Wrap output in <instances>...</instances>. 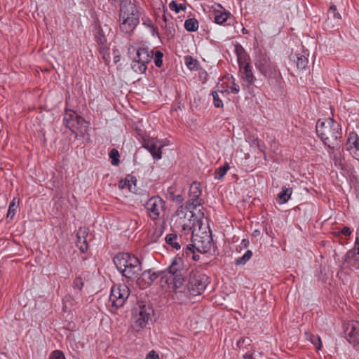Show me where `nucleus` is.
Segmentation results:
<instances>
[{
	"mask_svg": "<svg viewBox=\"0 0 359 359\" xmlns=\"http://www.w3.org/2000/svg\"><path fill=\"white\" fill-rule=\"evenodd\" d=\"M210 283L209 277L200 271L192 270L187 280L181 282L179 288H175L174 298L180 304H187L191 297L201 294Z\"/></svg>",
	"mask_w": 359,
	"mask_h": 359,
	"instance_id": "f257e3e1",
	"label": "nucleus"
},
{
	"mask_svg": "<svg viewBox=\"0 0 359 359\" xmlns=\"http://www.w3.org/2000/svg\"><path fill=\"white\" fill-rule=\"evenodd\" d=\"M317 136L323 144L332 151L340 149L342 143V128L333 118L318 119L316 126Z\"/></svg>",
	"mask_w": 359,
	"mask_h": 359,
	"instance_id": "f03ea898",
	"label": "nucleus"
},
{
	"mask_svg": "<svg viewBox=\"0 0 359 359\" xmlns=\"http://www.w3.org/2000/svg\"><path fill=\"white\" fill-rule=\"evenodd\" d=\"M69 95H66L62 124L71 131L72 134L74 135L75 139L83 138L88 133L89 123L74 109L69 107Z\"/></svg>",
	"mask_w": 359,
	"mask_h": 359,
	"instance_id": "7ed1b4c3",
	"label": "nucleus"
},
{
	"mask_svg": "<svg viewBox=\"0 0 359 359\" xmlns=\"http://www.w3.org/2000/svg\"><path fill=\"white\" fill-rule=\"evenodd\" d=\"M113 262L117 270L127 280L137 278L142 269L139 258L131 253L119 252L113 258Z\"/></svg>",
	"mask_w": 359,
	"mask_h": 359,
	"instance_id": "20e7f679",
	"label": "nucleus"
},
{
	"mask_svg": "<svg viewBox=\"0 0 359 359\" xmlns=\"http://www.w3.org/2000/svg\"><path fill=\"white\" fill-rule=\"evenodd\" d=\"M255 65L270 85L280 87L283 77L277 64L265 53H259L255 58Z\"/></svg>",
	"mask_w": 359,
	"mask_h": 359,
	"instance_id": "39448f33",
	"label": "nucleus"
},
{
	"mask_svg": "<svg viewBox=\"0 0 359 359\" xmlns=\"http://www.w3.org/2000/svg\"><path fill=\"white\" fill-rule=\"evenodd\" d=\"M120 29L122 32L131 33L140 22V15L135 0H121L120 3Z\"/></svg>",
	"mask_w": 359,
	"mask_h": 359,
	"instance_id": "423d86ee",
	"label": "nucleus"
},
{
	"mask_svg": "<svg viewBox=\"0 0 359 359\" xmlns=\"http://www.w3.org/2000/svg\"><path fill=\"white\" fill-rule=\"evenodd\" d=\"M93 27V39L97 46V50L104 63L108 65L111 57L107 36L111 32V28L107 24L102 25L99 19L94 20Z\"/></svg>",
	"mask_w": 359,
	"mask_h": 359,
	"instance_id": "0eeeda50",
	"label": "nucleus"
},
{
	"mask_svg": "<svg viewBox=\"0 0 359 359\" xmlns=\"http://www.w3.org/2000/svg\"><path fill=\"white\" fill-rule=\"evenodd\" d=\"M165 276L170 278V285H172L173 290L179 288L181 282L185 281L184 278V261L180 254H177L172 259L170 265L165 270Z\"/></svg>",
	"mask_w": 359,
	"mask_h": 359,
	"instance_id": "6e6552de",
	"label": "nucleus"
},
{
	"mask_svg": "<svg viewBox=\"0 0 359 359\" xmlns=\"http://www.w3.org/2000/svg\"><path fill=\"white\" fill-rule=\"evenodd\" d=\"M154 313L153 308L145 302H137L132 311L133 327L137 330L143 329L148 323L151 320V315Z\"/></svg>",
	"mask_w": 359,
	"mask_h": 359,
	"instance_id": "1a4fd4ad",
	"label": "nucleus"
},
{
	"mask_svg": "<svg viewBox=\"0 0 359 359\" xmlns=\"http://www.w3.org/2000/svg\"><path fill=\"white\" fill-rule=\"evenodd\" d=\"M129 295L130 290L126 285H113L109 297V311L116 313L119 308L123 306Z\"/></svg>",
	"mask_w": 359,
	"mask_h": 359,
	"instance_id": "9d476101",
	"label": "nucleus"
},
{
	"mask_svg": "<svg viewBox=\"0 0 359 359\" xmlns=\"http://www.w3.org/2000/svg\"><path fill=\"white\" fill-rule=\"evenodd\" d=\"M165 273L163 271H155L153 269L145 270L136 278V284L143 290L149 287L154 281L160 278L161 283H164L170 285V278L165 277Z\"/></svg>",
	"mask_w": 359,
	"mask_h": 359,
	"instance_id": "9b49d317",
	"label": "nucleus"
},
{
	"mask_svg": "<svg viewBox=\"0 0 359 359\" xmlns=\"http://www.w3.org/2000/svg\"><path fill=\"white\" fill-rule=\"evenodd\" d=\"M147 215L153 222L163 217L166 210L165 201L159 196L149 198L144 204Z\"/></svg>",
	"mask_w": 359,
	"mask_h": 359,
	"instance_id": "f8f14e48",
	"label": "nucleus"
},
{
	"mask_svg": "<svg viewBox=\"0 0 359 359\" xmlns=\"http://www.w3.org/2000/svg\"><path fill=\"white\" fill-rule=\"evenodd\" d=\"M202 190L201 184L197 182H194L189 188V199L186 202V208L188 211L192 212L198 207L204 203V200L201 198Z\"/></svg>",
	"mask_w": 359,
	"mask_h": 359,
	"instance_id": "ddd939ff",
	"label": "nucleus"
},
{
	"mask_svg": "<svg viewBox=\"0 0 359 359\" xmlns=\"http://www.w3.org/2000/svg\"><path fill=\"white\" fill-rule=\"evenodd\" d=\"M239 72L241 74V79L243 82V85L248 90H253L255 87V81L257 79L254 74L253 67L251 64L246 61L238 65Z\"/></svg>",
	"mask_w": 359,
	"mask_h": 359,
	"instance_id": "4468645a",
	"label": "nucleus"
},
{
	"mask_svg": "<svg viewBox=\"0 0 359 359\" xmlns=\"http://www.w3.org/2000/svg\"><path fill=\"white\" fill-rule=\"evenodd\" d=\"M344 335L346 340L355 346L359 344V322L351 320L348 322L344 329Z\"/></svg>",
	"mask_w": 359,
	"mask_h": 359,
	"instance_id": "2eb2a0df",
	"label": "nucleus"
},
{
	"mask_svg": "<svg viewBox=\"0 0 359 359\" xmlns=\"http://www.w3.org/2000/svg\"><path fill=\"white\" fill-rule=\"evenodd\" d=\"M346 149L355 159L359 160V137L355 131L349 133L346 142Z\"/></svg>",
	"mask_w": 359,
	"mask_h": 359,
	"instance_id": "dca6fc26",
	"label": "nucleus"
},
{
	"mask_svg": "<svg viewBox=\"0 0 359 359\" xmlns=\"http://www.w3.org/2000/svg\"><path fill=\"white\" fill-rule=\"evenodd\" d=\"M89 235V229L86 226H81L76 232V246L81 253H86L89 249L87 237Z\"/></svg>",
	"mask_w": 359,
	"mask_h": 359,
	"instance_id": "f3484780",
	"label": "nucleus"
},
{
	"mask_svg": "<svg viewBox=\"0 0 359 359\" xmlns=\"http://www.w3.org/2000/svg\"><path fill=\"white\" fill-rule=\"evenodd\" d=\"M194 247L198 253H208L210 251L212 243L211 235L205 234L198 238H195L194 241Z\"/></svg>",
	"mask_w": 359,
	"mask_h": 359,
	"instance_id": "a211bd4d",
	"label": "nucleus"
},
{
	"mask_svg": "<svg viewBox=\"0 0 359 359\" xmlns=\"http://www.w3.org/2000/svg\"><path fill=\"white\" fill-rule=\"evenodd\" d=\"M142 147L147 149L155 160H159L162 158V146L157 147L156 140L154 139H144Z\"/></svg>",
	"mask_w": 359,
	"mask_h": 359,
	"instance_id": "6ab92c4d",
	"label": "nucleus"
},
{
	"mask_svg": "<svg viewBox=\"0 0 359 359\" xmlns=\"http://www.w3.org/2000/svg\"><path fill=\"white\" fill-rule=\"evenodd\" d=\"M154 57V50L142 44L136 48L135 59L148 65Z\"/></svg>",
	"mask_w": 359,
	"mask_h": 359,
	"instance_id": "aec40b11",
	"label": "nucleus"
},
{
	"mask_svg": "<svg viewBox=\"0 0 359 359\" xmlns=\"http://www.w3.org/2000/svg\"><path fill=\"white\" fill-rule=\"evenodd\" d=\"M165 196L167 199L176 204H181L184 201L183 190L178 189L175 184L168 188Z\"/></svg>",
	"mask_w": 359,
	"mask_h": 359,
	"instance_id": "412c9836",
	"label": "nucleus"
},
{
	"mask_svg": "<svg viewBox=\"0 0 359 359\" xmlns=\"http://www.w3.org/2000/svg\"><path fill=\"white\" fill-rule=\"evenodd\" d=\"M354 250H349L344 255L343 265L352 269L359 268V257Z\"/></svg>",
	"mask_w": 359,
	"mask_h": 359,
	"instance_id": "4be33fe9",
	"label": "nucleus"
},
{
	"mask_svg": "<svg viewBox=\"0 0 359 359\" xmlns=\"http://www.w3.org/2000/svg\"><path fill=\"white\" fill-rule=\"evenodd\" d=\"M234 18L229 11H215L214 22L218 25H231Z\"/></svg>",
	"mask_w": 359,
	"mask_h": 359,
	"instance_id": "5701e85b",
	"label": "nucleus"
},
{
	"mask_svg": "<svg viewBox=\"0 0 359 359\" xmlns=\"http://www.w3.org/2000/svg\"><path fill=\"white\" fill-rule=\"evenodd\" d=\"M180 257H182L183 261L185 259L187 262H189V259L198 261L200 259V255L194 244L186 245L183 248L182 256Z\"/></svg>",
	"mask_w": 359,
	"mask_h": 359,
	"instance_id": "b1692460",
	"label": "nucleus"
},
{
	"mask_svg": "<svg viewBox=\"0 0 359 359\" xmlns=\"http://www.w3.org/2000/svg\"><path fill=\"white\" fill-rule=\"evenodd\" d=\"M217 89L212 90L211 95H212V103L215 107L222 109L224 107V103L222 97H224L225 93L228 92V90L219 89L218 85L215 87Z\"/></svg>",
	"mask_w": 359,
	"mask_h": 359,
	"instance_id": "393cba45",
	"label": "nucleus"
},
{
	"mask_svg": "<svg viewBox=\"0 0 359 359\" xmlns=\"http://www.w3.org/2000/svg\"><path fill=\"white\" fill-rule=\"evenodd\" d=\"M137 179L132 175H128L125 179L118 182V188L120 189H128L130 192H135Z\"/></svg>",
	"mask_w": 359,
	"mask_h": 359,
	"instance_id": "a878e982",
	"label": "nucleus"
},
{
	"mask_svg": "<svg viewBox=\"0 0 359 359\" xmlns=\"http://www.w3.org/2000/svg\"><path fill=\"white\" fill-rule=\"evenodd\" d=\"M290 59L296 62L297 67L299 70L305 69L309 62L308 57L302 53H292Z\"/></svg>",
	"mask_w": 359,
	"mask_h": 359,
	"instance_id": "bb28decb",
	"label": "nucleus"
},
{
	"mask_svg": "<svg viewBox=\"0 0 359 359\" xmlns=\"http://www.w3.org/2000/svg\"><path fill=\"white\" fill-rule=\"evenodd\" d=\"M182 236L178 237L177 233H172L166 235L165 241L166 244L173 250H179L181 248Z\"/></svg>",
	"mask_w": 359,
	"mask_h": 359,
	"instance_id": "cd10ccee",
	"label": "nucleus"
},
{
	"mask_svg": "<svg viewBox=\"0 0 359 359\" xmlns=\"http://www.w3.org/2000/svg\"><path fill=\"white\" fill-rule=\"evenodd\" d=\"M162 6H163V20L165 23V28L166 29V34L168 37L172 38L175 35V29L173 27H171L168 23L169 21L168 17L172 18V16L170 14H167L168 9L163 4L162 5Z\"/></svg>",
	"mask_w": 359,
	"mask_h": 359,
	"instance_id": "c85d7f7f",
	"label": "nucleus"
},
{
	"mask_svg": "<svg viewBox=\"0 0 359 359\" xmlns=\"http://www.w3.org/2000/svg\"><path fill=\"white\" fill-rule=\"evenodd\" d=\"M292 194V189L290 187H286L283 186L281 189L280 192L278 194L277 198L279 199L280 204L287 203L291 197Z\"/></svg>",
	"mask_w": 359,
	"mask_h": 359,
	"instance_id": "c756f323",
	"label": "nucleus"
},
{
	"mask_svg": "<svg viewBox=\"0 0 359 359\" xmlns=\"http://www.w3.org/2000/svg\"><path fill=\"white\" fill-rule=\"evenodd\" d=\"M184 60L187 67L191 71H197L201 67L199 62L191 55L184 56Z\"/></svg>",
	"mask_w": 359,
	"mask_h": 359,
	"instance_id": "7c9ffc66",
	"label": "nucleus"
},
{
	"mask_svg": "<svg viewBox=\"0 0 359 359\" xmlns=\"http://www.w3.org/2000/svg\"><path fill=\"white\" fill-rule=\"evenodd\" d=\"M131 69L135 73L142 74L146 72L147 69V65L134 58L131 62Z\"/></svg>",
	"mask_w": 359,
	"mask_h": 359,
	"instance_id": "2f4dec72",
	"label": "nucleus"
},
{
	"mask_svg": "<svg viewBox=\"0 0 359 359\" xmlns=\"http://www.w3.org/2000/svg\"><path fill=\"white\" fill-rule=\"evenodd\" d=\"M235 53L237 56L238 65H240V62L243 63L247 61V55L245 53L244 48L241 44L236 43L235 45Z\"/></svg>",
	"mask_w": 359,
	"mask_h": 359,
	"instance_id": "473e14b6",
	"label": "nucleus"
},
{
	"mask_svg": "<svg viewBox=\"0 0 359 359\" xmlns=\"http://www.w3.org/2000/svg\"><path fill=\"white\" fill-rule=\"evenodd\" d=\"M18 204L19 199L15 197L13 198L8 206V210L6 215L7 218L12 219L14 217L16 213L17 208L18 207Z\"/></svg>",
	"mask_w": 359,
	"mask_h": 359,
	"instance_id": "72a5a7b5",
	"label": "nucleus"
},
{
	"mask_svg": "<svg viewBox=\"0 0 359 359\" xmlns=\"http://www.w3.org/2000/svg\"><path fill=\"white\" fill-rule=\"evenodd\" d=\"M253 253L250 250H248L245 254L240 257L235 259L234 264L236 266L245 265L252 257Z\"/></svg>",
	"mask_w": 359,
	"mask_h": 359,
	"instance_id": "f704fd0d",
	"label": "nucleus"
},
{
	"mask_svg": "<svg viewBox=\"0 0 359 359\" xmlns=\"http://www.w3.org/2000/svg\"><path fill=\"white\" fill-rule=\"evenodd\" d=\"M184 28L188 32H196L198 29V22L196 18H189L184 22Z\"/></svg>",
	"mask_w": 359,
	"mask_h": 359,
	"instance_id": "c9c22d12",
	"label": "nucleus"
},
{
	"mask_svg": "<svg viewBox=\"0 0 359 359\" xmlns=\"http://www.w3.org/2000/svg\"><path fill=\"white\" fill-rule=\"evenodd\" d=\"M229 169V165L228 163H225L223 165L219 167L215 170L214 177L216 180L222 179L224 175L226 174L228 170Z\"/></svg>",
	"mask_w": 359,
	"mask_h": 359,
	"instance_id": "e433bc0d",
	"label": "nucleus"
},
{
	"mask_svg": "<svg viewBox=\"0 0 359 359\" xmlns=\"http://www.w3.org/2000/svg\"><path fill=\"white\" fill-rule=\"evenodd\" d=\"M306 339L309 340L313 345L315 346L316 351H319L322 348V341L320 337L318 335H314L311 333H306Z\"/></svg>",
	"mask_w": 359,
	"mask_h": 359,
	"instance_id": "4c0bfd02",
	"label": "nucleus"
},
{
	"mask_svg": "<svg viewBox=\"0 0 359 359\" xmlns=\"http://www.w3.org/2000/svg\"><path fill=\"white\" fill-rule=\"evenodd\" d=\"M251 344L252 339L250 337H247L240 338L236 343V346L240 349L248 348V347L250 346Z\"/></svg>",
	"mask_w": 359,
	"mask_h": 359,
	"instance_id": "58836bf2",
	"label": "nucleus"
},
{
	"mask_svg": "<svg viewBox=\"0 0 359 359\" xmlns=\"http://www.w3.org/2000/svg\"><path fill=\"white\" fill-rule=\"evenodd\" d=\"M109 156L111 159V163L113 165H117L120 163V155L117 149H112L109 153Z\"/></svg>",
	"mask_w": 359,
	"mask_h": 359,
	"instance_id": "ea45409f",
	"label": "nucleus"
},
{
	"mask_svg": "<svg viewBox=\"0 0 359 359\" xmlns=\"http://www.w3.org/2000/svg\"><path fill=\"white\" fill-rule=\"evenodd\" d=\"M163 53L161 50L154 51V62L155 66L161 68L163 66Z\"/></svg>",
	"mask_w": 359,
	"mask_h": 359,
	"instance_id": "a19ab883",
	"label": "nucleus"
},
{
	"mask_svg": "<svg viewBox=\"0 0 359 359\" xmlns=\"http://www.w3.org/2000/svg\"><path fill=\"white\" fill-rule=\"evenodd\" d=\"M169 8L175 13H179L180 11H184L186 9V6L183 4H177L175 1L172 0L169 4Z\"/></svg>",
	"mask_w": 359,
	"mask_h": 359,
	"instance_id": "79ce46f5",
	"label": "nucleus"
},
{
	"mask_svg": "<svg viewBox=\"0 0 359 359\" xmlns=\"http://www.w3.org/2000/svg\"><path fill=\"white\" fill-rule=\"evenodd\" d=\"M84 286V280L81 276H77L73 280L72 287L74 290H78L81 291Z\"/></svg>",
	"mask_w": 359,
	"mask_h": 359,
	"instance_id": "37998d69",
	"label": "nucleus"
},
{
	"mask_svg": "<svg viewBox=\"0 0 359 359\" xmlns=\"http://www.w3.org/2000/svg\"><path fill=\"white\" fill-rule=\"evenodd\" d=\"M328 13L334 19L340 20L341 18V16L337 11V6L334 4H332L330 6Z\"/></svg>",
	"mask_w": 359,
	"mask_h": 359,
	"instance_id": "c03bdc74",
	"label": "nucleus"
},
{
	"mask_svg": "<svg viewBox=\"0 0 359 359\" xmlns=\"http://www.w3.org/2000/svg\"><path fill=\"white\" fill-rule=\"evenodd\" d=\"M231 85L229 86L230 91L233 94H238L240 91L239 86L236 83L235 79L233 76H231Z\"/></svg>",
	"mask_w": 359,
	"mask_h": 359,
	"instance_id": "a18cd8bd",
	"label": "nucleus"
},
{
	"mask_svg": "<svg viewBox=\"0 0 359 359\" xmlns=\"http://www.w3.org/2000/svg\"><path fill=\"white\" fill-rule=\"evenodd\" d=\"M49 359H66V358L62 351L55 350L50 353Z\"/></svg>",
	"mask_w": 359,
	"mask_h": 359,
	"instance_id": "49530a36",
	"label": "nucleus"
},
{
	"mask_svg": "<svg viewBox=\"0 0 359 359\" xmlns=\"http://www.w3.org/2000/svg\"><path fill=\"white\" fill-rule=\"evenodd\" d=\"M334 165L341 170H344L346 168L345 163L343 162V159L334 156Z\"/></svg>",
	"mask_w": 359,
	"mask_h": 359,
	"instance_id": "de8ad7c7",
	"label": "nucleus"
},
{
	"mask_svg": "<svg viewBox=\"0 0 359 359\" xmlns=\"http://www.w3.org/2000/svg\"><path fill=\"white\" fill-rule=\"evenodd\" d=\"M177 208V209L175 211V215L177 216L185 215V210H187V208H186V203L184 205L182 203Z\"/></svg>",
	"mask_w": 359,
	"mask_h": 359,
	"instance_id": "09e8293b",
	"label": "nucleus"
},
{
	"mask_svg": "<svg viewBox=\"0 0 359 359\" xmlns=\"http://www.w3.org/2000/svg\"><path fill=\"white\" fill-rule=\"evenodd\" d=\"M113 55H114V62L115 64H117L121 58V53L118 49L114 48L113 50Z\"/></svg>",
	"mask_w": 359,
	"mask_h": 359,
	"instance_id": "8fccbe9b",
	"label": "nucleus"
},
{
	"mask_svg": "<svg viewBox=\"0 0 359 359\" xmlns=\"http://www.w3.org/2000/svg\"><path fill=\"white\" fill-rule=\"evenodd\" d=\"M146 359H159V355L155 351H151L147 354Z\"/></svg>",
	"mask_w": 359,
	"mask_h": 359,
	"instance_id": "3c124183",
	"label": "nucleus"
},
{
	"mask_svg": "<svg viewBox=\"0 0 359 359\" xmlns=\"http://www.w3.org/2000/svg\"><path fill=\"white\" fill-rule=\"evenodd\" d=\"M352 233V230L351 229L350 227L348 226H344L341 230V233H342L343 235L347 236H350Z\"/></svg>",
	"mask_w": 359,
	"mask_h": 359,
	"instance_id": "603ef678",
	"label": "nucleus"
},
{
	"mask_svg": "<svg viewBox=\"0 0 359 359\" xmlns=\"http://www.w3.org/2000/svg\"><path fill=\"white\" fill-rule=\"evenodd\" d=\"M241 245H242V247L243 248H248L249 247V245H250L249 240L247 239V238H243L241 241Z\"/></svg>",
	"mask_w": 359,
	"mask_h": 359,
	"instance_id": "864d4df0",
	"label": "nucleus"
},
{
	"mask_svg": "<svg viewBox=\"0 0 359 359\" xmlns=\"http://www.w3.org/2000/svg\"><path fill=\"white\" fill-rule=\"evenodd\" d=\"M243 359H254L253 353H246L243 356Z\"/></svg>",
	"mask_w": 359,
	"mask_h": 359,
	"instance_id": "5fc2aeb1",
	"label": "nucleus"
},
{
	"mask_svg": "<svg viewBox=\"0 0 359 359\" xmlns=\"http://www.w3.org/2000/svg\"><path fill=\"white\" fill-rule=\"evenodd\" d=\"M163 232V231L161 229H160L158 231H156L154 232V236L156 235V238H158L162 235Z\"/></svg>",
	"mask_w": 359,
	"mask_h": 359,
	"instance_id": "6e6d98bb",
	"label": "nucleus"
},
{
	"mask_svg": "<svg viewBox=\"0 0 359 359\" xmlns=\"http://www.w3.org/2000/svg\"><path fill=\"white\" fill-rule=\"evenodd\" d=\"M260 234V231L257 229L255 230L253 232H252V236H255V237H257L258 236H259Z\"/></svg>",
	"mask_w": 359,
	"mask_h": 359,
	"instance_id": "4d7b16f0",
	"label": "nucleus"
},
{
	"mask_svg": "<svg viewBox=\"0 0 359 359\" xmlns=\"http://www.w3.org/2000/svg\"><path fill=\"white\" fill-rule=\"evenodd\" d=\"M198 215H199L200 219H202L204 217V213H203V212L201 211V210H198Z\"/></svg>",
	"mask_w": 359,
	"mask_h": 359,
	"instance_id": "13d9d810",
	"label": "nucleus"
},
{
	"mask_svg": "<svg viewBox=\"0 0 359 359\" xmlns=\"http://www.w3.org/2000/svg\"><path fill=\"white\" fill-rule=\"evenodd\" d=\"M241 32L243 34H247L248 33V31L245 27L242 29Z\"/></svg>",
	"mask_w": 359,
	"mask_h": 359,
	"instance_id": "bf43d9fd",
	"label": "nucleus"
},
{
	"mask_svg": "<svg viewBox=\"0 0 359 359\" xmlns=\"http://www.w3.org/2000/svg\"><path fill=\"white\" fill-rule=\"evenodd\" d=\"M111 4L117 3L118 1L121 2V0H109Z\"/></svg>",
	"mask_w": 359,
	"mask_h": 359,
	"instance_id": "052dcab7",
	"label": "nucleus"
},
{
	"mask_svg": "<svg viewBox=\"0 0 359 359\" xmlns=\"http://www.w3.org/2000/svg\"><path fill=\"white\" fill-rule=\"evenodd\" d=\"M355 244L359 245V237H356Z\"/></svg>",
	"mask_w": 359,
	"mask_h": 359,
	"instance_id": "680f3d73",
	"label": "nucleus"
},
{
	"mask_svg": "<svg viewBox=\"0 0 359 359\" xmlns=\"http://www.w3.org/2000/svg\"><path fill=\"white\" fill-rule=\"evenodd\" d=\"M70 298H71V296H70V295H69V296H66V297H65V299H66V300H67V301L69 299H70Z\"/></svg>",
	"mask_w": 359,
	"mask_h": 359,
	"instance_id": "e2e57ef3",
	"label": "nucleus"
},
{
	"mask_svg": "<svg viewBox=\"0 0 359 359\" xmlns=\"http://www.w3.org/2000/svg\"><path fill=\"white\" fill-rule=\"evenodd\" d=\"M358 255H359V245H358V252H356Z\"/></svg>",
	"mask_w": 359,
	"mask_h": 359,
	"instance_id": "0e129e2a",
	"label": "nucleus"
},
{
	"mask_svg": "<svg viewBox=\"0 0 359 359\" xmlns=\"http://www.w3.org/2000/svg\"><path fill=\"white\" fill-rule=\"evenodd\" d=\"M266 234H269L268 231H267V229H266Z\"/></svg>",
	"mask_w": 359,
	"mask_h": 359,
	"instance_id": "69168bd1",
	"label": "nucleus"
}]
</instances>
